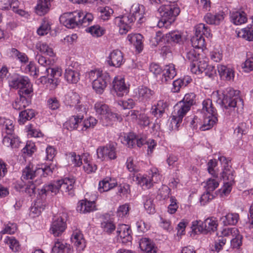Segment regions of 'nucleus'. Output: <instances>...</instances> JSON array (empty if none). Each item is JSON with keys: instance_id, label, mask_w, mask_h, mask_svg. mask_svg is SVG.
Here are the masks:
<instances>
[{"instance_id": "f257e3e1", "label": "nucleus", "mask_w": 253, "mask_h": 253, "mask_svg": "<svg viewBox=\"0 0 253 253\" xmlns=\"http://www.w3.org/2000/svg\"><path fill=\"white\" fill-rule=\"evenodd\" d=\"M239 91L229 87L221 92H213L212 97L218 98L216 101L226 109L232 110L237 105H243V101L239 96Z\"/></svg>"}, {"instance_id": "f03ea898", "label": "nucleus", "mask_w": 253, "mask_h": 253, "mask_svg": "<svg viewBox=\"0 0 253 253\" xmlns=\"http://www.w3.org/2000/svg\"><path fill=\"white\" fill-rule=\"evenodd\" d=\"M75 183L74 178H65L63 179L54 181L50 184L45 185L41 189V194L46 195L51 192L56 195L60 191L72 197L74 195V184Z\"/></svg>"}, {"instance_id": "7ed1b4c3", "label": "nucleus", "mask_w": 253, "mask_h": 253, "mask_svg": "<svg viewBox=\"0 0 253 253\" xmlns=\"http://www.w3.org/2000/svg\"><path fill=\"white\" fill-rule=\"evenodd\" d=\"M159 11L162 18L157 25L159 28L167 27L174 22L180 12V9L175 3L169 2L160 6Z\"/></svg>"}, {"instance_id": "20e7f679", "label": "nucleus", "mask_w": 253, "mask_h": 253, "mask_svg": "<svg viewBox=\"0 0 253 253\" xmlns=\"http://www.w3.org/2000/svg\"><path fill=\"white\" fill-rule=\"evenodd\" d=\"M55 167V165L51 163L42 165L41 168L34 167L33 165L29 164L23 170L22 179L23 180H32L39 175L45 177L52 173Z\"/></svg>"}, {"instance_id": "39448f33", "label": "nucleus", "mask_w": 253, "mask_h": 253, "mask_svg": "<svg viewBox=\"0 0 253 253\" xmlns=\"http://www.w3.org/2000/svg\"><path fill=\"white\" fill-rule=\"evenodd\" d=\"M94 109L97 114L100 116L103 125L108 126L117 118L116 114L110 111L109 107L102 102H97L94 105Z\"/></svg>"}, {"instance_id": "423d86ee", "label": "nucleus", "mask_w": 253, "mask_h": 253, "mask_svg": "<svg viewBox=\"0 0 253 253\" xmlns=\"http://www.w3.org/2000/svg\"><path fill=\"white\" fill-rule=\"evenodd\" d=\"M9 86L13 88L20 89V92L25 95H30L33 92L32 84L26 77H20L9 82Z\"/></svg>"}, {"instance_id": "0eeeda50", "label": "nucleus", "mask_w": 253, "mask_h": 253, "mask_svg": "<svg viewBox=\"0 0 253 253\" xmlns=\"http://www.w3.org/2000/svg\"><path fill=\"white\" fill-rule=\"evenodd\" d=\"M66 220L67 214L64 212L53 219L50 230L55 237L60 236L65 231L67 227Z\"/></svg>"}, {"instance_id": "6e6552de", "label": "nucleus", "mask_w": 253, "mask_h": 253, "mask_svg": "<svg viewBox=\"0 0 253 253\" xmlns=\"http://www.w3.org/2000/svg\"><path fill=\"white\" fill-rule=\"evenodd\" d=\"M116 144L110 143L104 146L99 147L96 150L98 158L103 160L106 158L114 160L117 158Z\"/></svg>"}, {"instance_id": "1a4fd4ad", "label": "nucleus", "mask_w": 253, "mask_h": 253, "mask_svg": "<svg viewBox=\"0 0 253 253\" xmlns=\"http://www.w3.org/2000/svg\"><path fill=\"white\" fill-rule=\"evenodd\" d=\"M121 142L128 147H133L135 144L138 147H140L146 143V140L142 138L136 137L135 135L132 132L124 134L120 137Z\"/></svg>"}, {"instance_id": "9d476101", "label": "nucleus", "mask_w": 253, "mask_h": 253, "mask_svg": "<svg viewBox=\"0 0 253 253\" xmlns=\"http://www.w3.org/2000/svg\"><path fill=\"white\" fill-rule=\"evenodd\" d=\"M134 18L129 16L124 15L116 17L114 19L115 24L119 27L121 34H126L130 30Z\"/></svg>"}, {"instance_id": "9b49d317", "label": "nucleus", "mask_w": 253, "mask_h": 253, "mask_svg": "<svg viewBox=\"0 0 253 253\" xmlns=\"http://www.w3.org/2000/svg\"><path fill=\"white\" fill-rule=\"evenodd\" d=\"M48 77V83L51 85V88H54L58 84L59 78L62 75V70L60 68H48L45 70Z\"/></svg>"}, {"instance_id": "f8f14e48", "label": "nucleus", "mask_w": 253, "mask_h": 253, "mask_svg": "<svg viewBox=\"0 0 253 253\" xmlns=\"http://www.w3.org/2000/svg\"><path fill=\"white\" fill-rule=\"evenodd\" d=\"M113 89L117 95L121 97L128 92V88L121 77H115L113 82Z\"/></svg>"}, {"instance_id": "ddd939ff", "label": "nucleus", "mask_w": 253, "mask_h": 253, "mask_svg": "<svg viewBox=\"0 0 253 253\" xmlns=\"http://www.w3.org/2000/svg\"><path fill=\"white\" fill-rule=\"evenodd\" d=\"M109 78L108 73L104 72L102 77L94 79L92 82V87L99 94H102L107 86V81Z\"/></svg>"}, {"instance_id": "4468645a", "label": "nucleus", "mask_w": 253, "mask_h": 253, "mask_svg": "<svg viewBox=\"0 0 253 253\" xmlns=\"http://www.w3.org/2000/svg\"><path fill=\"white\" fill-rule=\"evenodd\" d=\"M124 62V56L120 50H114L110 53L108 60V63L110 66L119 67Z\"/></svg>"}, {"instance_id": "2eb2a0df", "label": "nucleus", "mask_w": 253, "mask_h": 253, "mask_svg": "<svg viewBox=\"0 0 253 253\" xmlns=\"http://www.w3.org/2000/svg\"><path fill=\"white\" fill-rule=\"evenodd\" d=\"M117 235L122 239L123 243L130 242L131 240V230L130 227L126 224H120L117 228Z\"/></svg>"}, {"instance_id": "dca6fc26", "label": "nucleus", "mask_w": 253, "mask_h": 253, "mask_svg": "<svg viewBox=\"0 0 253 253\" xmlns=\"http://www.w3.org/2000/svg\"><path fill=\"white\" fill-rule=\"evenodd\" d=\"M135 92L137 98L142 102H146L149 100L154 94V92L152 90L144 86L138 87Z\"/></svg>"}, {"instance_id": "f3484780", "label": "nucleus", "mask_w": 253, "mask_h": 253, "mask_svg": "<svg viewBox=\"0 0 253 253\" xmlns=\"http://www.w3.org/2000/svg\"><path fill=\"white\" fill-rule=\"evenodd\" d=\"M217 70L220 78L225 81H231L234 78V71L232 68L219 64Z\"/></svg>"}, {"instance_id": "a211bd4d", "label": "nucleus", "mask_w": 253, "mask_h": 253, "mask_svg": "<svg viewBox=\"0 0 253 253\" xmlns=\"http://www.w3.org/2000/svg\"><path fill=\"white\" fill-rule=\"evenodd\" d=\"M117 184L115 179L107 177L99 182L98 190L100 192H107L115 187Z\"/></svg>"}, {"instance_id": "6ab92c4d", "label": "nucleus", "mask_w": 253, "mask_h": 253, "mask_svg": "<svg viewBox=\"0 0 253 253\" xmlns=\"http://www.w3.org/2000/svg\"><path fill=\"white\" fill-rule=\"evenodd\" d=\"M176 75L175 67L173 64H169L165 66L162 77H160L162 83H165L172 80Z\"/></svg>"}, {"instance_id": "aec40b11", "label": "nucleus", "mask_w": 253, "mask_h": 253, "mask_svg": "<svg viewBox=\"0 0 253 253\" xmlns=\"http://www.w3.org/2000/svg\"><path fill=\"white\" fill-rule=\"evenodd\" d=\"M168 105L166 101L160 100L157 104L152 106L150 112L151 114L157 118H161L164 113Z\"/></svg>"}, {"instance_id": "412c9836", "label": "nucleus", "mask_w": 253, "mask_h": 253, "mask_svg": "<svg viewBox=\"0 0 253 253\" xmlns=\"http://www.w3.org/2000/svg\"><path fill=\"white\" fill-rule=\"evenodd\" d=\"M145 13V8L143 5L140 4L138 3H135L132 5L130 9L129 17H132L134 18V20L138 18L139 21L142 19Z\"/></svg>"}, {"instance_id": "4be33fe9", "label": "nucleus", "mask_w": 253, "mask_h": 253, "mask_svg": "<svg viewBox=\"0 0 253 253\" xmlns=\"http://www.w3.org/2000/svg\"><path fill=\"white\" fill-rule=\"evenodd\" d=\"M95 203L86 200H81L78 205L77 210L81 213H85L95 210Z\"/></svg>"}, {"instance_id": "5701e85b", "label": "nucleus", "mask_w": 253, "mask_h": 253, "mask_svg": "<svg viewBox=\"0 0 253 253\" xmlns=\"http://www.w3.org/2000/svg\"><path fill=\"white\" fill-rule=\"evenodd\" d=\"M231 22L236 25H240L247 21V14L242 11H233L230 15Z\"/></svg>"}, {"instance_id": "b1692460", "label": "nucleus", "mask_w": 253, "mask_h": 253, "mask_svg": "<svg viewBox=\"0 0 253 253\" xmlns=\"http://www.w3.org/2000/svg\"><path fill=\"white\" fill-rule=\"evenodd\" d=\"M203 124L201 126L202 131L209 130L213 126L217 121L216 115H204Z\"/></svg>"}, {"instance_id": "393cba45", "label": "nucleus", "mask_w": 253, "mask_h": 253, "mask_svg": "<svg viewBox=\"0 0 253 253\" xmlns=\"http://www.w3.org/2000/svg\"><path fill=\"white\" fill-rule=\"evenodd\" d=\"M190 110L188 105L186 106L183 103L178 102L174 107V111L172 114L174 117H177L183 119L187 112Z\"/></svg>"}, {"instance_id": "a878e982", "label": "nucleus", "mask_w": 253, "mask_h": 253, "mask_svg": "<svg viewBox=\"0 0 253 253\" xmlns=\"http://www.w3.org/2000/svg\"><path fill=\"white\" fill-rule=\"evenodd\" d=\"M14 127L13 121L4 118H0V127L5 130L6 136H11L13 134Z\"/></svg>"}, {"instance_id": "bb28decb", "label": "nucleus", "mask_w": 253, "mask_h": 253, "mask_svg": "<svg viewBox=\"0 0 253 253\" xmlns=\"http://www.w3.org/2000/svg\"><path fill=\"white\" fill-rule=\"evenodd\" d=\"M139 247L141 250L148 253H156L157 248L149 239L142 238L139 242Z\"/></svg>"}, {"instance_id": "cd10ccee", "label": "nucleus", "mask_w": 253, "mask_h": 253, "mask_svg": "<svg viewBox=\"0 0 253 253\" xmlns=\"http://www.w3.org/2000/svg\"><path fill=\"white\" fill-rule=\"evenodd\" d=\"M72 243L79 250H83L85 247V241L83 235L79 230L74 231L72 234L71 238Z\"/></svg>"}, {"instance_id": "c85d7f7f", "label": "nucleus", "mask_w": 253, "mask_h": 253, "mask_svg": "<svg viewBox=\"0 0 253 253\" xmlns=\"http://www.w3.org/2000/svg\"><path fill=\"white\" fill-rule=\"evenodd\" d=\"M60 23H62L68 28H74L77 26L76 22L72 17L71 12H66L63 14L59 18Z\"/></svg>"}, {"instance_id": "c756f323", "label": "nucleus", "mask_w": 253, "mask_h": 253, "mask_svg": "<svg viewBox=\"0 0 253 253\" xmlns=\"http://www.w3.org/2000/svg\"><path fill=\"white\" fill-rule=\"evenodd\" d=\"M83 116L77 115L70 118L69 120L66 123V126L68 129H77L80 125H81Z\"/></svg>"}, {"instance_id": "7c9ffc66", "label": "nucleus", "mask_w": 253, "mask_h": 253, "mask_svg": "<svg viewBox=\"0 0 253 253\" xmlns=\"http://www.w3.org/2000/svg\"><path fill=\"white\" fill-rule=\"evenodd\" d=\"M65 78L69 83L76 84L80 80V74L77 71L68 67L65 70Z\"/></svg>"}, {"instance_id": "2f4dec72", "label": "nucleus", "mask_w": 253, "mask_h": 253, "mask_svg": "<svg viewBox=\"0 0 253 253\" xmlns=\"http://www.w3.org/2000/svg\"><path fill=\"white\" fill-rule=\"evenodd\" d=\"M238 36L248 41H253V25L242 29L238 32Z\"/></svg>"}, {"instance_id": "473e14b6", "label": "nucleus", "mask_w": 253, "mask_h": 253, "mask_svg": "<svg viewBox=\"0 0 253 253\" xmlns=\"http://www.w3.org/2000/svg\"><path fill=\"white\" fill-rule=\"evenodd\" d=\"M239 215L237 213H228L221 217V220L224 225H234L239 220Z\"/></svg>"}, {"instance_id": "72a5a7b5", "label": "nucleus", "mask_w": 253, "mask_h": 253, "mask_svg": "<svg viewBox=\"0 0 253 253\" xmlns=\"http://www.w3.org/2000/svg\"><path fill=\"white\" fill-rule=\"evenodd\" d=\"M3 144L7 147H11L12 148H17L20 146L21 142L18 137L13 134L11 136H5L2 140Z\"/></svg>"}, {"instance_id": "f704fd0d", "label": "nucleus", "mask_w": 253, "mask_h": 253, "mask_svg": "<svg viewBox=\"0 0 253 253\" xmlns=\"http://www.w3.org/2000/svg\"><path fill=\"white\" fill-rule=\"evenodd\" d=\"M142 36L139 34H129L127 37V40L139 51L142 50Z\"/></svg>"}, {"instance_id": "c9c22d12", "label": "nucleus", "mask_w": 253, "mask_h": 253, "mask_svg": "<svg viewBox=\"0 0 253 253\" xmlns=\"http://www.w3.org/2000/svg\"><path fill=\"white\" fill-rule=\"evenodd\" d=\"M53 0H38L36 6V12L38 14L42 15L45 14L50 5V3Z\"/></svg>"}, {"instance_id": "e433bc0d", "label": "nucleus", "mask_w": 253, "mask_h": 253, "mask_svg": "<svg viewBox=\"0 0 253 253\" xmlns=\"http://www.w3.org/2000/svg\"><path fill=\"white\" fill-rule=\"evenodd\" d=\"M36 48L41 52L50 57H53L55 55L52 45L48 44L45 42H39L37 43Z\"/></svg>"}, {"instance_id": "4c0bfd02", "label": "nucleus", "mask_w": 253, "mask_h": 253, "mask_svg": "<svg viewBox=\"0 0 253 253\" xmlns=\"http://www.w3.org/2000/svg\"><path fill=\"white\" fill-rule=\"evenodd\" d=\"M45 202L42 199H37L31 208V213L38 215L44 209Z\"/></svg>"}, {"instance_id": "58836bf2", "label": "nucleus", "mask_w": 253, "mask_h": 253, "mask_svg": "<svg viewBox=\"0 0 253 253\" xmlns=\"http://www.w3.org/2000/svg\"><path fill=\"white\" fill-rule=\"evenodd\" d=\"M205 21L209 24L218 25L224 19L223 15L218 13L212 15L211 13H207L204 17Z\"/></svg>"}, {"instance_id": "ea45409f", "label": "nucleus", "mask_w": 253, "mask_h": 253, "mask_svg": "<svg viewBox=\"0 0 253 253\" xmlns=\"http://www.w3.org/2000/svg\"><path fill=\"white\" fill-rule=\"evenodd\" d=\"M202 104V112L204 114V115H217L216 110L213 107L212 101L211 99H208L204 100Z\"/></svg>"}, {"instance_id": "a19ab883", "label": "nucleus", "mask_w": 253, "mask_h": 253, "mask_svg": "<svg viewBox=\"0 0 253 253\" xmlns=\"http://www.w3.org/2000/svg\"><path fill=\"white\" fill-rule=\"evenodd\" d=\"M138 184L144 189L150 188L153 186L150 176L147 175H139L136 177Z\"/></svg>"}, {"instance_id": "79ce46f5", "label": "nucleus", "mask_w": 253, "mask_h": 253, "mask_svg": "<svg viewBox=\"0 0 253 253\" xmlns=\"http://www.w3.org/2000/svg\"><path fill=\"white\" fill-rule=\"evenodd\" d=\"M35 116V112L32 109H27L21 111L19 114L18 122L23 125L26 121L30 120Z\"/></svg>"}, {"instance_id": "37998d69", "label": "nucleus", "mask_w": 253, "mask_h": 253, "mask_svg": "<svg viewBox=\"0 0 253 253\" xmlns=\"http://www.w3.org/2000/svg\"><path fill=\"white\" fill-rule=\"evenodd\" d=\"M29 103V100L26 97L20 95V97L16 98L12 103V107L15 110H20L26 108Z\"/></svg>"}, {"instance_id": "c03bdc74", "label": "nucleus", "mask_w": 253, "mask_h": 253, "mask_svg": "<svg viewBox=\"0 0 253 253\" xmlns=\"http://www.w3.org/2000/svg\"><path fill=\"white\" fill-rule=\"evenodd\" d=\"M67 247V244L65 243L63 240L59 239H56L52 249L51 253H63Z\"/></svg>"}, {"instance_id": "a18cd8bd", "label": "nucleus", "mask_w": 253, "mask_h": 253, "mask_svg": "<svg viewBox=\"0 0 253 253\" xmlns=\"http://www.w3.org/2000/svg\"><path fill=\"white\" fill-rule=\"evenodd\" d=\"M205 234L211 231H214L217 227V220L212 218H208L204 221Z\"/></svg>"}, {"instance_id": "49530a36", "label": "nucleus", "mask_w": 253, "mask_h": 253, "mask_svg": "<svg viewBox=\"0 0 253 253\" xmlns=\"http://www.w3.org/2000/svg\"><path fill=\"white\" fill-rule=\"evenodd\" d=\"M97 10L100 13V18L104 21L108 20L113 13V10L108 6L99 7Z\"/></svg>"}, {"instance_id": "de8ad7c7", "label": "nucleus", "mask_w": 253, "mask_h": 253, "mask_svg": "<svg viewBox=\"0 0 253 253\" xmlns=\"http://www.w3.org/2000/svg\"><path fill=\"white\" fill-rule=\"evenodd\" d=\"M4 242L9 246L10 249L14 252H18L20 250L19 243L14 237L7 236L4 239Z\"/></svg>"}, {"instance_id": "09e8293b", "label": "nucleus", "mask_w": 253, "mask_h": 253, "mask_svg": "<svg viewBox=\"0 0 253 253\" xmlns=\"http://www.w3.org/2000/svg\"><path fill=\"white\" fill-rule=\"evenodd\" d=\"M191 228L195 234L203 233L205 234L204 222L200 220H196L192 222Z\"/></svg>"}, {"instance_id": "8fccbe9b", "label": "nucleus", "mask_w": 253, "mask_h": 253, "mask_svg": "<svg viewBox=\"0 0 253 253\" xmlns=\"http://www.w3.org/2000/svg\"><path fill=\"white\" fill-rule=\"evenodd\" d=\"M192 46L194 48L200 49L203 48L205 45V39L203 36L195 35L191 40Z\"/></svg>"}, {"instance_id": "3c124183", "label": "nucleus", "mask_w": 253, "mask_h": 253, "mask_svg": "<svg viewBox=\"0 0 253 253\" xmlns=\"http://www.w3.org/2000/svg\"><path fill=\"white\" fill-rule=\"evenodd\" d=\"M195 35L199 36H205L207 37L210 36V30L204 24L200 23L195 26Z\"/></svg>"}, {"instance_id": "603ef678", "label": "nucleus", "mask_w": 253, "mask_h": 253, "mask_svg": "<svg viewBox=\"0 0 253 253\" xmlns=\"http://www.w3.org/2000/svg\"><path fill=\"white\" fill-rule=\"evenodd\" d=\"M222 177L224 181H234V175L233 170L229 165L225 167L222 172Z\"/></svg>"}, {"instance_id": "864d4df0", "label": "nucleus", "mask_w": 253, "mask_h": 253, "mask_svg": "<svg viewBox=\"0 0 253 253\" xmlns=\"http://www.w3.org/2000/svg\"><path fill=\"white\" fill-rule=\"evenodd\" d=\"M88 31L93 36L99 37L104 34L105 30L100 26L96 25L89 27Z\"/></svg>"}, {"instance_id": "5fc2aeb1", "label": "nucleus", "mask_w": 253, "mask_h": 253, "mask_svg": "<svg viewBox=\"0 0 253 253\" xmlns=\"http://www.w3.org/2000/svg\"><path fill=\"white\" fill-rule=\"evenodd\" d=\"M219 185L218 181L215 178H209L206 182L204 187L206 191L212 192Z\"/></svg>"}, {"instance_id": "6e6d98bb", "label": "nucleus", "mask_w": 253, "mask_h": 253, "mask_svg": "<svg viewBox=\"0 0 253 253\" xmlns=\"http://www.w3.org/2000/svg\"><path fill=\"white\" fill-rule=\"evenodd\" d=\"M195 97L196 96L193 93H187L182 100L180 102L186 106L188 105L189 107L191 108V106L195 103Z\"/></svg>"}, {"instance_id": "4d7b16f0", "label": "nucleus", "mask_w": 253, "mask_h": 253, "mask_svg": "<svg viewBox=\"0 0 253 253\" xmlns=\"http://www.w3.org/2000/svg\"><path fill=\"white\" fill-rule=\"evenodd\" d=\"M97 123V120L92 117H90L84 120L81 123V126L83 127L82 128V130H86L89 128H93Z\"/></svg>"}, {"instance_id": "13d9d810", "label": "nucleus", "mask_w": 253, "mask_h": 253, "mask_svg": "<svg viewBox=\"0 0 253 253\" xmlns=\"http://www.w3.org/2000/svg\"><path fill=\"white\" fill-rule=\"evenodd\" d=\"M248 131V127L247 126L246 123L243 122L240 123L235 128L234 130V133L239 137H241L243 134H246Z\"/></svg>"}, {"instance_id": "bf43d9fd", "label": "nucleus", "mask_w": 253, "mask_h": 253, "mask_svg": "<svg viewBox=\"0 0 253 253\" xmlns=\"http://www.w3.org/2000/svg\"><path fill=\"white\" fill-rule=\"evenodd\" d=\"M24 72L33 77L37 76L39 71L33 62H30L24 68Z\"/></svg>"}, {"instance_id": "052dcab7", "label": "nucleus", "mask_w": 253, "mask_h": 253, "mask_svg": "<svg viewBox=\"0 0 253 253\" xmlns=\"http://www.w3.org/2000/svg\"><path fill=\"white\" fill-rule=\"evenodd\" d=\"M11 51L13 55L17 57L21 63H26L28 62L29 58L25 53L20 52L14 48H12Z\"/></svg>"}, {"instance_id": "680f3d73", "label": "nucleus", "mask_w": 253, "mask_h": 253, "mask_svg": "<svg viewBox=\"0 0 253 253\" xmlns=\"http://www.w3.org/2000/svg\"><path fill=\"white\" fill-rule=\"evenodd\" d=\"M166 38L168 42H179L181 40V35L178 32H172L166 35Z\"/></svg>"}, {"instance_id": "e2e57ef3", "label": "nucleus", "mask_w": 253, "mask_h": 253, "mask_svg": "<svg viewBox=\"0 0 253 253\" xmlns=\"http://www.w3.org/2000/svg\"><path fill=\"white\" fill-rule=\"evenodd\" d=\"M186 59L191 63L197 62L200 59V54L194 49H191L186 53Z\"/></svg>"}, {"instance_id": "0e129e2a", "label": "nucleus", "mask_w": 253, "mask_h": 253, "mask_svg": "<svg viewBox=\"0 0 253 253\" xmlns=\"http://www.w3.org/2000/svg\"><path fill=\"white\" fill-rule=\"evenodd\" d=\"M149 176H150L153 184L160 181L161 178L159 171L156 168H152L150 170Z\"/></svg>"}, {"instance_id": "69168bd1", "label": "nucleus", "mask_w": 253, "mask_h": 253, "mask_svg": "<svg viewBox=\"0 0 253 253\" xmlns=\"http://www.w3.org/2000/svg\"><path fill=\"white\" fill-rule=\"evenodd\" d=\"M69 159L74 166L80 167L83 164L81 156L79 155L76 154L75 152L69 153Z\"/></svg>"}, {"instance_id": "338daca9", "label": "nucleus", "mask_w": 253, "mask_h": 253, "mask_svg": "<svg viewBox=\"0 0 253 253\" xmlns=\"http://www.w3.org/2000/svg\"><path fill=\"white\" fill-rule=\"evenodd\" d=\"M101 227L103 231L108 234L113 232L115 228V225L111 221H105L101 223Z\"/></svg>"}, {"instance_id": "774afa93", "label": "nucleus", "mask_w": 253, "mask_h": 253, "mask_svg": "<svg viewBox=\"0 0 253 253\" xmlns=\"http://www.w3.org/2000/svg\"><path fill=\"white\" fill-rule=\"evenodd\" d=\"M66 100L70 106L76 105L79 103L80 96L77 93L72 92L67 96Z\"/></svg>"}]
</instances>
